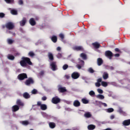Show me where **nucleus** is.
<instances>
[{
	"mask_svg": "<svg viewBox=\"0 0 130 130\" xmlns=\"http://www.w3.org/2000/svg\"><path fill=\"white\" fill-rule=\"evenodd\" d=\"M103 78L104 80H107L109 78V75L107 72H104L103 74Z\"/></svg>",
	"mask_w": 130,
	"mask_h": 130,
	"instance_id": "obj_23",
	"label": "nucleus"
},
{
	"mask_svg": "<svg viewBox=\"0 0 130 130\" xmlns=\"http://www.w3.org/2000/svg\"><path fill=\"white\" fill-rule=\"evenodd\" d=\"M5 16H6V14H5V13L3 12L0 13V18H5Z\"/></svg>",
	"mask_w": 130,
	"mask_h": 130,
	"instance_id": "obj_42",
	"label": "nucleus"
},
{
	"mask_svg": "<svg viewBox=\"0 0 130 130\" xmlns=\"http://www.w3.org/2000/svg\"><path fill=\"white\" fill-rule=\"evenodd\" d=\"M73 105L75 107H79V106H81V103L78 100H75L73 103Z\"/></svg>",
	"mask_w": 130,
	"mask_h": 130,
	"instance_id": "obj_18",
	"label": "nucleus"
},
{
	"mask_svg": "<svg viewBox=\"0 0 130 130\" xmlns=\"http://www.w3.org/2000/svg\"><path fill=\"white\" fill-rule=\"evenodd\" d=\"M78 59L79 60V63L80 64L82 67H84V66L85 65V62L84 61V60H81L80 58H79Z\"/></svg>",
	"mask_w": 130,
	"mask_h": 130,
	"instance_id": "obj_33",
	"label": "nucleus"
},
{
	"mask_svg": "<svg viewBox=\"0 0 130 130\" xmlns=\"http://www.w3.org/2000/svg\"><path fill=\"white\" fill-rule=\"evenodd\" d=\"M15 54L16 56H19V55H20V53L18 52L15 53Z\"/></svg>",
	"mask_w": 130,
	"mask_h": 130,
	"instance_id": "obj_60",
	"label": "nucleus"
},
{
	"mask_svg": "<svg viewBox=\"0 0 130 130\" xmlns=\"http://www.w3.org/2000/svg\"><path fill=\"white\" fill-rule=\"evenodd\" d=\"M66 79H70V76H69V75H66Z\"/></svg>",
	"mask_w": 130,
	"mask_h": 130,
	"instance_id": "obj_61",
	"label": "nucleus"
},
{
	"mask_svg": "<svg viewBox=\"0 0 130 130\" xmlns=\"http://www.w3.org/2000/svg\"><path fill=\"white\" fill-rule=\"evenodd\" d=\"M19 63L23 68L27 67L28 64V66H32V64H33L30 58L26 57H22L21 58V60L19 62Z\"/></svg>",
	"mask_w": 130,
	"mask_h": 130,
	"instance_id": "obj_1",
	"label": "nucleus"
},
{
	"mask_svg": "<svg viewBox=\"0 0 130 130\" xmlns=\"http://www.w3.org/2000/svg\"><path fill=\"white\" fill-rule=\"evenodd\" d=\"M95 86L96 87H100L101 86V84H100L99 82H96Z\"/></svg>",
	"mask_w": 130,
	"mask_h": 130,
	"instance_id": "obj_52",
	"label": "nucleus"
},
{
	"mask_svg": "<svg viewBox=\"0 0 130 130\" xmlns=\"http://www.w3.org/2000/svg\"><path fill=\"white\" fill-rule=\"evenodd\" d=\"M12 34H13V35H14V36H15L16 35L15 33H13Z\"/></svg>",
	"mask_w": 130,
	"mask_h": 130,
	"instance_id": "obj_63",
	"label": "nucleus"
},
{
	"mask_svg": "<svg viewBox=\"0 0 130 130\" xmlns=\"http://www.w3.org/2000/svg\"><path fill=\"white\" fill-rule=\"evenodd\" d=\"M105 56L108 57L109 59H111L112 56H113V53L111 51L108 50L105 52Z\"/></svg>",
	"mask_w": 130,
	"mask_h": 130,
	"instance_id": "obj_7",
	"label": "nucleus"
},
{
	"mask_svg": "<svg viewBox=\"0 0 130 130\" xmlns=\"http://www.w3.org/2000/svg\"><path fill=\"white\" fill-rule=\"evenodd\" d=\"M82 67L83 66H82V65H81L80 64H78L77 65H76V68H77L78 70H81Z\"/></svg>",
	"mask_w": 130,
	"mask_h": 130,
	"instance_id": "obj_43",
	"label": "nucleus"
},
{
	"mask_svg": "<svg viewBox=\"0 0 130 130\" xmlns=\"http://www.w3.org/2000/svg\"><path fill=\"white\" fill-rule=\"evenodd\" d=\"M7 42L8 44H13L14 43V40H12V39H8L7 40Z\"/></svg>",
	"mask_w": 130,
	"mask_h": 130,
	"instance_id": "obj_36",
	"label": "nucleus"
},
{
	"mask_svg": "<svg viewBox=\"0 0 130 130\" xmlns=\"http://www.w3.org/2000/svg\"><path fill=\"white\" fill-rule=\"evenodd\" d=\"M80 57H82V59H87V55L84 53H82L80 54Z\"/></svg>",
	"mask_w": 130,
	"mask_h": 130,
	"instance_id": "obj_30",
	"label": "nucleus"
},
{
	"mask_svg": "<svg viewBox=\"0 0 130 130\" xmlns=\"http://www.w3.org/2000/svg\"><path fill=\"white\" fill-rule=\"evenodd\" d=\"M26 23H27V19L24 17L20 21L19 24L21 27H23V26H25Z\"/></svg>",
	"mask_w": 130,
	"mask_h": 130,
	"instance_id": "obj_13",
	"label": "nucleus"
},
{
	"mask_svg": "<svg viewBox=\"0 0 130 130\" xmlns=\"http://www.w3.org/2000/svg\"><path fill=\"white\" fill-rule=\"evenodd\" d=\"M88 72H89V73H90V74H93V73H94V70H93V69L92 68H89V69H88Z\"/></svg>",
	"mask_w": 130,
	"mask_h": 130,
	"instance_id": "obj_37",
	"label": "nucleus"
},
{
	"mask_svg": "<svg viewBox=\"0 0 130 130\" xmlns=\"http://www.w3.org/2000/svg\"><path fill=\"white\" fill-rule=\"evenodd\" d=\"M51 40L54 43H56V42H57V37L56 36H53L51 38Z\"/></svg>",
	"mask_w": 130,
	"mask_h": 130,
	"instance_id": "obj_24",
	"label": "nucleus"
},
{
	"mask_svg": "<svg viewBox=\"0 0 130 130\" xmlns=\"http://www.w3.org/2000/svg\"><path fill=\"white\" fill-rule=\"evenodd\" d=\"M100 104H102V105H103L104 107H107V104L105 103H102V102H100Z\"/></svg>",
	"mask_w": 130,
	"mask_h": 130,
	"instance_id": "obj_50",
	"label": "nucleus"
},
{
	"mask_svg": "<svg viewBox=\"0 0 130 130\" xmlns=\"http://www.w3.org/2000/svg\"><path fill=\"white\" fill-rule=\"evenodd\" d=\"M89 94L90 96H94L95 95V92H94L93 90H91L89 91Z\"/></svg>",
	"mask_w": 130,
	"mask_h": 130,
	"instance_id": "obj_40",
	"label": "nucleus"
},
{
	"mask_svg": "<svg viewBox=\"0 0 130 130\" xmlns=\"http://www.w3.org/2000/svg\"><path fill=\"white\" fill-rule=\"evenodd\" d=\"M7 58L10 59V60H14L15 59V56L13 55L8 54L7 56Z\"/></svg>",
	"mask_w": 130,
	"mask_h": 130,
	"instance_id": "obj_27",
	"label": "nucleus"
},
{
	"mask_svg": "<svg viewBox=\"0 0 130 130\" xmlns=\"http://www.w3.org/2000/svg\"><path fill=\"white\" fill-rule=\"evenodd\" d=\"M28 56H30V57L33 58L35 55V53H34L33 51H31L29 52H28Z\"/></svg>",
	"mask_w": 130,
	"mask_h": 130,
	"instance_id": "obj_31",
	"label": "nucleus"
},
{
	"mask_svg": "<svg viewBox=\"0 0 130 130\" xmlns=\"http://www.w3.org/2000/svg\"><path fill=\"white\" fill-rule=\"evenodd\" d=\"M22 96L25 99H29L31 97V95L27 92L23 93Z\"/></svg>",
	"mask_w": 130,
	"mask_h": 130,
	"instance_id": "obj_16",
	"label": "nucleus"
},
{
	"mask_svg": "<svg viewBox=\"0 0 130 130\" xmlns=\"http://www.w3.org/2000/svg\"><path fill=\"white\" fill-rule=\"evenodd\" d=\"M118 112H119V113H124L123 111L122 110V109L121 108H119L118 110Z\"/></svg>",
	"mask_w": 130,
	"mask_h": 130,
	"instance_id": "obj_46",
	"label": "nucleus"
},
{
	"mask_svg": "<svg viewBox=\"0 0 130 130\" xmlns=\"http://www.w3.org/2000/svg\"><path fill=\"white\" fill-rule=\"evenodd\" d=\"M110 70H111V71H113V70H114V67L111 66L109 67Z\"/></svg>",
	"mask_w": 130,
	"mask_h": 130,
	"instance_id": "obj_59",
	"label": "nucleus"
},
{
	"mask_svg": "<svg viewBox=\"0 0 130 130\" xmlns=\"http://www.w3.org/2000/svg\"><path fill=\"white\" fill-rule=\"evenodd\" d=\"M17 79L19 80V81H23L25 80V79H28V76L26 73H21L18 75Z\"/></svg>",
	"mask_w": 130,
	"mask_h": 130,
	"instance_id": "obj_2",
	"label": "nucleus"
},
{
	"mask_svg": "<svg viewBox=\"0 0 130 130\" xmlns=\"http://www.w3.org/2000/svg\"><path fill=\"white\" fill-rule=\"evenodd\" d=\"M3 28H5V25H3Z\"/></svg>",
	"mask_w": 130,
	"mask_h": 130,
	"instance_id": "obj_64",
	"label": "nucleus"
},
{
	"mask_svg": "<svg viewBox=\"0 0 130 130\" xmlns=\"http://www.w3.org/2000/svg\"><path fill=\"white\" fill-rule=\"evenodd\" d=\"M57 57L58 58H61V57H62V54L60 53H58L57 55Z\"/></svg>",
	"mask_w": 130,
	"mask_h": 130,
	"instance_id": "obj_48",
	"label": "nucleus"
},
{
	"mask_svg": "<svg viewBox=\"0 0 130 130\" xmlns=\"http://www.w3.org/2000/svg\"><path fill=\"white\" fill-rule=\"evenodd\" d=\"M11 14H12V15H17L18 12L16 10H11Z\"/></svg>",
	"mask_w": 130,
	"mask_h": 130,
	"instance_id": "obj_38",
	"label": "nucleus"
},
{
	"mask_svg": "<svg viewBox=\"0 0 130 130\" xmlns=\"http://www.w3.org/2000/svg\"><path fill=\"white\" fill-rule=\"evenodd\" d=\"M25 85L26 86H30V85H33L34 84V80L33 78L29 77L25 82Z\"/></svg>",
	"mask_w": 130,
	"mask_h": 130,
	"instance_id": "obj_3",
	"label": "nucleus"
},
{
	"mask_svg": "<svg viewBox=\"0 0 130 130\" xmlns=\"http://www.w3.org/2000/svg\"><path fill=\"white\" fill-rule=\"evenodd\" d=\"M16 104L18 106H24V103H22V101L20 99L17 100Z\"/></svg>",
	"mask_w": 130,
	"mask_h": 130,
	"instance_id": "obj_19",
	"label": "nucleus"
},
{
	"mask_svg": "<svg viewBox=\"0 0 130 130\" xmlns=\"http://www.w3.org/2000/svg\"><path fill=\"white\" fill-rule=\"evenodd\" d=\"M71 77L72 79L77 80V79H79V78H80V74L78 72H73L71 75Z\"/></svg>",
	"mask_w": 130,
	"mask_h": 130,
	"instance_id": "obj_9",
	"label": "nucleus"
},
{
	"mask_svg": "<svg viewBox=\"0 0 130 130\" xmlns=\"http://www.w3.org/2000/svg\"><path fill=\"white\" fill-rule=\"evenodd\" d=\"M98 92L100 94H103V90L102 89H98Z\"/></svg>",
	"mask_w": 130,
	"mask_h": 130,
	"instance_id": "obj_49",
	"label": "nucleus"
},
{
	"mask_svg": "<svg viewBox=\"0 0 130 130\" xmlns=\"http://www.w3.org/2000/svg\"><path fill=\"white\" fill-rule=\"evenodd\" d=\"M101 84L103 87H107L108 86V84L105 81H102Z\"/></svg>",
	"mask_w": 130,
	"mask_h": 130,
	"instance_id": "obj_35",
	"label": "nucleus"
},
{
	"mask_svg": "<svg viewBox=\"0 0 130 130\" xmlns=\"http://www.w3.org/2000/svg\"><path fill=\"white\" fill-rule=\"evenodd\" d=\"M50 67L51 70L53 71H56L57 70V66L56 65V62L52 61L50 63Z\"/></svg>",
	"mask_w": 130,
	"mask_h": 130,
	"instance_id": "obj_6",
	"label": "nucleus"
},
{
	"mask_svg": "<svg viewBox=\"0 0 130 130\" xmlns=\"http://www.w3.org/2000/svg\"><path fill=\"white\" fill-rule=\"evenodd\" d=\"M81 101H82V103H83V104H88V103H89V101H88L86 99H82L81 100Z\"/></svg>",
	"mask_w": 130,
	"mask_h": 130,
	"instance_id": "obj_32",
	"label": "nucleus"
},
{
	"mask_svg": "<svg viewBox=\"0 0 130 130\" xmlns=\"http://www.w3.org/2000/svg\"><path fill=\"white\" fill-rule=\"evenodd\" d=\"M98 83H102V78H99L97 80Z\"/></svg>",
	"mask_w": 130,
	"mask_h": 130,
	"instance_id": "obj_53",
	"label": "nucleus"
},
{
	"mask_svg": "<svg viewBox=\"0 0 130 130\" xmlns=\"http://www.w3.org/2000/svg\"><path fill=\"white\" fill-rule=\"evenodd\" d=\"M21 124L23 125H28L30 124V122H29V121L28 120H24L21 122Z\"/></svg>",
	"mask_w": 130,
	"mask_h": 130,
	"instance_id": "obj_28",
	"label": "nucleus"
},
{
	"mask_svg": "<svg viewBox=\"0 0 130 130\" xmlns=\"http://www.w3.org/2000/svg\"><path fill=\"white\" fill-rule=\"evenodd\" d=\"M18 4L19 5H23L24 4V2H23V0H19L18 1Z\"/></svg>",
	"mask_w": 130,
	"mask_h": 130,
	"instance_id": "obj_51",
	"label": "nucleus"
},
{
	"mask_svg": "<svg viewBox=\"0 0 130 130\" xmlns=\"http://www.w3.org/2000/svg\"><path fill=\"white\" fill-rule=\"evenodd\" d=\"M47 99V98L46 96H43L42 98V100H43V101H46Z\"/></svg>",
	"mask_w": 130,
	"mask_h": 130,
	"instance_id": "obj_54",
	"label": "nucleus"
},
{
	"mask_svg": "<svg viewBox=\"0 0 130 130\" xmlns=\"http://www.w3.org/2000/svg\"><path fill=\"white\" fill-rule=\"evenodd\" d=\"M122 124L127 126V125H129L130 124V119L125 120L123 121Z\"/></svg>",
	"mask_w": 130,
	"mask_h": 130,
	"instance_id": "obj_21",
	"label": "nucleus"
},
{
	"mask_svg": "<svg viewBox=\"0 0 130 130\" xmlns=\"http://www.w3.org/2000/svg\"><path fill=\"white\" fill-rule=\"evenodd\" d=\"M106 112L108 113H111V112H113L114 111V109L112 108H109L106 110Z\"/></svg>",
	"mask_w": 130,
	"mask_h": 130,
	"instance_id": "obj_29",
	"label": "nucleus"
},
{
	"mask_svg": "<svg viewBox=\"0 0 130 130\" xmlns=\"http://www.w3.org/2000/svg\"><path fill=\"white\" fill-rule=\"evenodd\" d=\"M115 51H116V52H120V50L117 48H116L115 49Z\"/></svg>",
	"mask_w": 130,
	"mask_h": 130,
	"instance_id": "obj_56",
	"label": "nucleus"
},
{
	"mask_svg": "<svg viewBox=\"0 0 130 130\" xmlns=\"http://www.w3.org/2000/svg\"><path fill=\"white\" fill-rule=\"evenodd\" d=\"M114 56H115V57H119V56H120V54L118 53L115 54Z\"/></svg>",
	"mask_w": 130,
	"mask_h": 130,
	"instance_id": "obj_55",
	"label": "nucleus"
},
{
	"mask_svg": "<svg viewBox=\"0 0 130 130\" xmlns=\"http://www.w3.org/2000/svg\"><path fill=\"white\" fill-rule=\"evenodd\" d=\"M98 66H100L103 64V60L101 58H98L97 59Z\"/></svg>",
	"mask_w": 130,
	"mask_h": 130,
	"instance_id": "obj_20",
	"label": "nucleus"
},
{
	"mask_svg": "<svg viewBox=\"0 0 130 130\" xmlns=\"http://www.w3.org/2000/svg\"><path fill=\"white\" fill-rule=\"evenodd\" d=\"M114 117H115L114 115H112L110 116V119H114Z\"/></svg>",
	"mask_w": 130,
	"mask_h": 130,
	"instance_id": "obj_58",
	"label": "nucleus"
},
{
	"mask_svg": "<svg viewBox=\"0 0 130 130\" xmlns=\"http://www.w3.org/2000/svg\"><path fill=\"white\" fill-rule=\"evenodd\" d=\"M5 27L8 30H13L15 28V24L12 22H9L6 24Z\"/></svg>",
	"mask_w": 130,
	"mask_h": 130,
	"instance_id": "obj_4",
	"label": "nucleus"
},
{
	"mask_svg": "<svg viewBox=\"0 0 130 130\" xmlns=\"http://www.w3.org/2000/svg\"><path fill=\"white\" fill-rule=\"evenodd\" d=\"M48 57L51 61H53V60H54V57H53V54H52V53H51V52H49L48 53Z\"/></svg>",
	"mask_w": 130,
	"mask_h": 130,
	"instance_id": "obj_17",
	"label": "nucleus"
},
{
	"mask_svg": "<svg viewBox=\"0 0 130 130\" xmlns=\"http://www.w3.org/2000/svg\"><path fill=\"white\" fill-rule=\"evenodd\" d=\"M19 109H20V107L17 105H15L12 107V110L13 112H16V111H18Z\"/></svg>",
	"mask_w": 130,
	"mask_h": 130,
	"instance_id": "obj_14",
	"label": "nucleus"
},
{
	"mask_svg": "<svg viewBox=\"0 0 130 130\" xmlns=\"http://www.w3.org/2000/svg\"><path fill=\"white\" fill-rule=\"evenodd\" d=\"M37 89H34L32 91H31V94H37Z\"/></svg>",
	"mask_w": 130,
	"mask_h": 130,
	"instance_id": "obj_41",
	"label": "nucleus"
},
{
	"mask_svg": "<svg viewBox=\"0 0 130 130\" xmlns=\"http://www.w3.org/2000/svg\"><path fill=\"white\" fill-rule=\"evenodd\" d=\"M84 116L86 118H90L92 117V114H91V113L87 112L84 114Z\"/></svg>",
	"mask_w": 130,
	"mask_h": 130,
	"instance_id": "obj_22",
	"label": "nucleus"
},
{
	"mask_svg": "<svg viewBox=\"0 0 130 130\" xmlns=\"http://www.w3.org/2000/svg\"><path fill=\"white\" fill-rule=\"evenodd\" d=\"M37 106H40L41 110H46L47 109V106L46 104H42L41 102H37Z\"/></svg>",
	"mask_w": 130,
	"mask_h": 130,
	"instance_id": "obj_5",
	"label": "nucleus"
},
{
	"mask_svg": "<svg viewBox=\"0 0 130 130\" xmlns=\"http://www.w3.org/2000/svg\"><path fill=\"white\" fill-rule=\"evenodd\" d=\"M44 75V71H42L39 73L40 77H42Z\"/></svg>",
	"mask_w": 130,
	"mask_h": 130,
	"instance_id": "obj_47",
	"label": "nucleus"
},
{
	"mask_svg": "<svg viewBox=\"0 0 130 130\" xmlns=\"http://www.w3.org/2000/svg\"><path fill=\"white\" fill-rule=\"evenodd\" d=\"M60 38H61V39L62 40H63V39H64V35H63V34H60L59 35Z\"/></svg>",
	"mask_w": 130,
	"mask_h": 130,
	"instance_id": "obj_44",
	"label": "nucleus"
},
{
	"mask_svg": "<svg viewBox=\"0 0 130 130\" xmlns=\"http://www.w3.org/2000/svg\"><path fill=\"white\" fill-rule=\"evenodd\" d=\"M56 50L57 51H60V50H61V48H60V47H57Z\"/></svg>",
	"mask_w": 130,
	"mask_h": 130,
	"instance_id": "obj_57",
	"label": "nucleus"
},
{
	"mask_svg": "<svg viewBox=\"0 0 130 130\" xmlns=\"http://www.w3.org/2000/svg\"><path fill=\"white\" fill-rule=\"evenodd\" d=\"M95 127H96V126H95V125H93V124L89 125L87 126L88 129H89V130L95 129Z\"/></svg>",
	"mask_w": 130,
	"mask_h": 130,
	"instance_id": "obj_26",
	"label": "nucleus"
},
{
	"mask_svg": "<svg viewBox=\"0 0 130 130\" xmlns=\"http://www.w3.org/2000/svg\"><path fill=\"white\" fill-rule=\"evenodd\" d=\"M96 98H98L99 99H101V100L104 99L105 97L104 95L102 94H98L96 95Z\"/></svg>",
	"mask_w": 130,
	"mask_h": 130,
	"instance_id": "obj_34",
	"label": "nucleus"
},
{
	"mask_svg": "<svg viewBox=\"0 0 130 130\" xmlns=\"http://www.w3.org/2000/svg\"><path fill=\"white\" fill-rule=\"evenodd\" d=\"M68 68H69V66L67 64H64L62 67V69L64 70V71H66Z\"/></svg>",
	"mask_w": 130,
	"mask_h": 130,
	"instance_id": "obj_39",
	"label": "nucleus"
},
{
	"mask_svg": "<svg viewBox=\"0 0 130 130\" xmlns=\"http://www.w3.org/2000/svg\"><path fill=\"white\" fill-rule=\"evenodd\" d=\"M8 33H9V34H13V32L11 31H9Z\"/></svg>",
	"mask_w": 130,
	"mask_h": 130,
	"instance_id": "obj_62",
	"label": "nucleus"
},
{
	"mask_svg": "<svg viewBox=\"0 0 130 130\" xmlns=\"http://www.w3.org/2000/svg\"><path fill=\"white\" fill-rule=\"evenodd\" d=\"M58 91L59 93H64V92H67V89L66 87H62L59 85L58 87Z\"/></svg>",
	"mask_w": 130,
	"mask_h": 130,
	"instance_id": "obj_11",
	"label": "nucleus"
},
{
	"mask_svg": "<svg viewBox=\"0 0 130 130\" xmlns=\"http://www.w3.org/2000/svg\"><path fill=\"white\" fill-rule=\"evenodd\" d=\"M29 23L31 25V26H35L36 25V21L33 18H31L29 20Z\"/></svg>",
	"mask_w": 130,
	"mask_h": 130,
	"instance_id": "obj_15",
	"label": "nucleus"
},
{
	"mask_svg": "<svg viewBox=\"0 0 130 130\" xmlns=\"http://www.w3.org/2000/svg\"><path fill=\"white\" fill-rule=\"evenodd\" d=\"M92 46L94 47V48H95V49H98V48H100L101 47V45L100 44H99V43L95 42L94 43H93L92 44Z\"/></svg>",
	"mask_w": 130,
	"mask_h": 130,
	"instance_id": "obj_12",
	"label": "nucleus"
},
{
	"mask_svg": "<svg viewBox=\"0 0 130 130\" xmlns=\"http://www.w3.org/2000/svg\"><path fill=\"white\" fill-rule=\"evenodd\" d=\"M73 50H76V51H82L83 49V47L79 46H75L74 47H73Z\"/></svg>",
	"mask_w": 130,
	"mask_h": 130,
	"instance_id": "obj_10",
	"label": "nucleus"
},
{
	"mask_svg": "<svg viewBox=\"0 0 130 130\" xmlns=\"http://www.w3.org/2000/svg\"><path fill=\"white\" fill-rule=\"evenodd\" d=\"M7 4H11L14 2V0H5Z\"/></svg>",
	"mask_w": 130,
	"mask_h": 130,
	"instance_id": "obj_45",
	"label": "nucleus"
},
{
	"mask_svg": "<svg viewBox=\"0 0 130 130\" xmlns=\"http://www.w3.org/2000/svg\"><path fill=\"white\" fill-rule=\"evenodd\" d=\"M49 125L50 128H54L55 126H56V125L55 124V123L54 122H49Z\"/></svg>",
	"mask_w": 130,
	"mask_h": 130,
	"instance_id": "obj_25",
	"label": "nucleus"
},
{
	"mask_svg": "<svg viewBox=\"0 0 130 130\" xmlns=\"http://www.w3.org/2000/svg\"><path fill=\"white\" fill-rule=\"evenodd\" d=\"M52 102L53 104H57V103H59V102H60V99L58 98L57 96L53 97L52 99Z\"/></svg>",
	"mask_w": 130,
	"mask_h": 130,
	"instance_id": "obj_8",
	"label": "nucleus"
}]
</instances>
